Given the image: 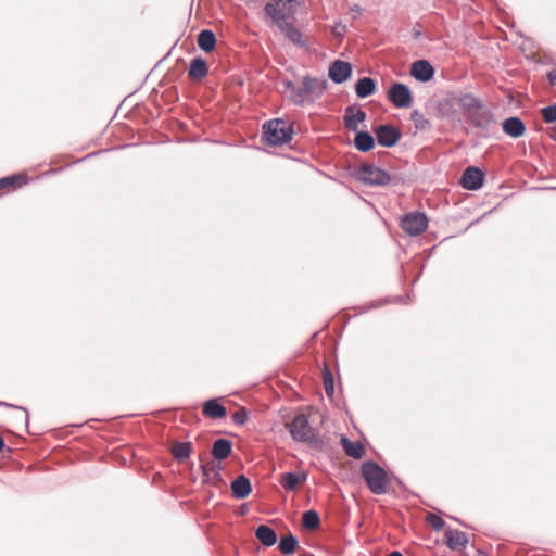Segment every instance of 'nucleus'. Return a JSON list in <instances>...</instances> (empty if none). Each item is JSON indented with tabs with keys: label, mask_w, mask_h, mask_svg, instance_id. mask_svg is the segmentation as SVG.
Here are the masks:
<instances>
[{
	"label": "nucleus",
	"mask_w": 556,
	"mask_h": 556,
	"mask_svg": "<svg viewBox=\"0 0 556 556\" xmlns=\"http://www.w3.org/2000/svg\"><path fill=\"white\" fill-rule=\"evenodd\" d=\"M456 102L463 111L466 122L473 128L486 132L496 124L493 111L473 93H459L456 98Z\"/></svg>",
	"instance_id": "f257e3e1"
},
{
	"label": "nucleus",
	"mask_w": 556,
	"mask_h": 556,
	"mask_svg": "<svg viewBox=\"0 0 556 556\" xmlns=\"http://www.w3.org/2000/svg\"><path fill=\"white\" fill-rule=\"evenodd\" d=\"M283 87L290 92L289 100L298 106L314 103L327 89V80L305 75L302 85L298 86L291 80H283Z\"/></svg>",
	"instance_id": "f03ea898"
},
{
	"label": "nucleus",
	"mask_w": 556,
	"mask_h": 556,
	"mask_svg": "<svg viewBox=\"0 0 556 556\" xmlns=\"http://www.w3.org/2000/svg\"><path fill=\"white\" fill-rule=\"evenodd\" d=\"M293 134V123H288L282 118H274L263 124L262 141L270 147H279L289 143Z\"/></svg>",
	"instance_id": "7ed1b4c3"
},
{
	"label": "nucleus",
	"mask_w": 556,
	"mask_h": 556,
	"mask_svg": "<svg viewBox=\"0 0 556 556\" xmlns=\"http://www.w3.org/2000/svg\"><path fill=\"white\" fill-rule=\"evenodd\" d=\"M361 471L371 493L376 495L388 493V473L379 464L366 460L362 464Z\"/></svg>",
	"instance_id": "20e7f679"
},
{
	"label": "nucleus",
	"mask_w": 556,
	"mask_h": 556,
	"mask_svg": "<svg viewBox=\"0 0 556 556\" xmlns=\"http://www.w3.org/2000/svg\"><path fill=\"white\" fill-rule=\"evenodd\" d=\"M296 4V0H271L266 2L264 12L279 27L295 14Z\"/></svg>",
	"instance_id": "39448f33"
},
{
	"label": "nucleus",
	"mask_w": 556,
	"mask_h": 556,
	"mask_svg": "<svg viewBox=\"0 0 556 556\" xmlns=\"http://www.w3.org/2000/svg\"><path fill=\"white\" fill-rule=\"evenodd\" d=\"M288 430L295 442L313 444L316 441V434L306 414H296L288 425Z\"/></svg>",
	"instance_id": "423d86ee"
},
{
	"label": "nucleus",
	"mask_w": 556,
	"mask_h": 556,
	"mask_svg": "<svg viewBox=\"0 0 556 556\" xmlns=\"http://www.w3.org/2000/svg\"><path fill=\"white\" fill-rule=\"evenodd\" d=\"M354 177L365 185L375 187L387 186L391 181V176L388 172L367 163L358 167Z\"/></svg>",
	"instance_id": "0eeeda50"
},
{
	"label": "nucleus",
	"mask_w": 556,
	"mask_h": 556,
	"mask_svg": "<svg viewBox=\"0 0 556 556\" xmlns=\"http://www.w3.org/2000/svg\"><path fill=\"white\" fill-rule=\"evenodd\" d=\"M377 143L383 148L395 147L402 138L401 130L392 124H381L372 128Z\"/></svg>",
	"instance_id": "6e6552de"
},
{
	"label": "nucleus",
	"mask_w": 556,
	"mask_h": 556,
	"mask_svg": "<svg viewBox=\"0 0 556 556\" xmlns=\"http://www.w3.org/2000/svg\"><path fill=\"white\" fill-rule=\"evenodd\" d=\"M428 227V218L425 213L410 212L401 219V228L409 236H418Z\"/></svg>",
	"instance_id": "1a4fd4ad"
},
{
	"label": "nucleus",
	"mask_w": 556,
	"mask_h": 556,
	"mask_svg": "<svg viewBox=\"0 0 556 556\" xmlns=\"http://www.w3.org/2000/svg\"><path fill=\"white\" fill-rule=\"evenodd\" d=\"M390 102L397 109L410 108L413 94L409 87L403 83L395 81L388 91Z\"/></svg>",
	"instance_id": "9d476101"
},
{
	"label": "nucleus",
	"mask_w": 556,
	"mask_h": 556,
	"mask_svg": "<svg viewBox=\"0 0 556 556\" xmlns=\"http://www.w3.org/2000/svg\"><path fill=\"white\" fill-rule=\"evenodd\" d=\"M366 118L367 113L358 103L350 104L344 109L343 124L350 131H358L359 124L365 122Z\"/></svg>",
	"instance_id": "9b49d317"
},
{
	"label": "nucleus",
	"mask_w": 556,
	"mask_h": 556,
	"mask_svg": "<svg viewBox=\"0 0 556 556\" xmlns=\"http://www.w3.org/2000/svg\"><path fill=\"white\" fill-rule=\"evenodd\" d=\"M484 184V173L477 166L467 167L460 177V186L469 191L479 190Z\"/></svg>",
	"instance_id": "f8f14e48"
},
{
	"label": "nucleus",
	"mask_w": 556,
	"mask_h": 556,
	"mask_svg": "<svg viewBox=\"0 0 556 556\" xmlns=\"http://www.w3.org/2000/svg\"><path fill=\"white\" fill-rule=\"evenodd\" d=\"M352 75V65L351 63L342 60H334L328 70V76L330 80L334 84H343L345 83Z\"/></svg>",
	"instance_id": "ddd939ff"
},
{
	"label": "nucleus",
	"mask_w": 556,
	"mask_h": 556,
	"mask_svg": "<svg viewBox=\"0 0 556 556\" xmlns=\"http://www.w3.org/2000/svg\"><path fill=\"white\" fill-rule=\"evenodd\" d=\"M435 70L428 60H417L410 66V75L419 83H428L434 77Z\"/></svg>",
	"instance_id": "4468645a"
},
{
	"label": "nucleus",
	"mask_w": 556,
	"mask_h": 556,
	"mask_svg": "<svg viewBox=\"0 0 556 556\" xmlns=\"http://www.w3.org/2000/svg\"><path fill=\"white\" fill-rule=\"evenodd\" d=\"M457 97L458 94H454L453 97L442 98L437 102L435 109L440 118L446 121H453L457 118L458 112L455 108V104H457Z\"/></svg>",
	"instance_id": "2eb2a0df"
},
{
	"label": "nucleus",
	"mask_w": 556,
	"mask_h": 556,
	"mask_svg": "<svg viewBox=\"0 0 556 556\" xmlns=\"http://www.w3.org/2000/svg\"><path fill=\"white\" fill-rule=\"evenodd\" d=\"M502 129L505 135L517 139L525 135L526 124L519 116H510L502 122Z\"/></svg>",
	"instance_id": "dca6fc26"
},
{
	"label": "nucleus",
	"mask_w": 556,
	"mask_h": 556,
	"mask_svg": "<svg viewBox=\"0 0 556 556\" xmlns=\"http://www.w3.org/2000/svg\"><path fill=\"white\" fill-rule=\"evenodd\" d=\"M446 546L451 551H462L464 549L468 542V534L466 532L459 530H446L444 533Z\"/></svg>",
	"instance_id": "f3484780"
},
{
	"label": "nucleus",
	"mask_w": 556,
	"mask_h": 556,
	"mask_svg": "<svg viewBox=\"0 0 556 556\" xmlns=\"http://www.w3.org/2000/svg\"><path fill=\"white\" fill-rule=\"evenodd\" d=\"M201 470L205 482H211L213 484L223 482L220 475L222 465L218 460L213 459L208 463L202 464Z\"/></svg>",
	"instance_id": "a211bd4d"
},
{
	"label": "nucleus",
	"mask_w": 556,
	"mask_h": 556,
	"mask_svg": "<svg viewBox=\"0 0 556 556\" xmlns=\"http://www.w3.org/2000/svg\"><path fill=\"white\" fill-rule=\"evenodd\" d=\"M232 496L237 500H243L248 497L252 492V484L248 477L244 475L238 476L231 482Z\"/></svg>",
	"instance_id": "6ab92c4d"
},
{
	"label": "nucleus",
	"mask_w": 556,
	"mask_h": 556,
	"mask_svg": "<svg viewBox=\"0 0 556 556\" xmlns=\"http://www.w3.org/2000/svg\"><path fill=\"white\" fill-rule=\"evenodd\" d=\"M208 74V65L202 56L193 58L188 68V77L191 80L199 81Z\"/></svg>",
	"instance_id": "aec40b11"
},
{
	"label": "nucleus",
	"mask_w": 556,
	"mask_h": 556,
	"mask_svg": "<svg viewBox=\"0 0 556 556\" xmlns=\"http://www.w3.org/2000/svg\"><path fill=\"white\" fill-rule=\"evenodd\" d=\"M353 144L359 152H369L375 148L376 139L368 130L355 131Z\"/></svg>",
	"instance_id": "412c9836"
},
{
	"label": "nucleus",
	"mask_w": 556,
	"mask_h": 556,
	"mask_svg": "<svg viewBox=\"0 0 556 556\" xmlns=\"http://www.w3.org/2000/svg\"><path fill=\"white\" fill-rule=\"evenodd\" d=\"M203 415L213 419L226 417L227 409L216 397L210 399L203 404Z\"/></svg>",
	"instance_id": "4be33fe9"
},
{
	"label": "nucleus",
	"mask_w": 556,
	"mask_h": 556,
	"mask_svg": "<svg viewBox=\"0 0 556 556\" xmlns=\"http://www.w3.org/2000/svg\"><path fill=\"white\" fill-rule=\"evenodd\" d=\"M307 475L305 472L298 473V472H285L280 476L279 483L282 485V488L287 491H294L298 489L300 483L306 481Z\"/></svg>",
	"instance_id": "5701e85b"
},
{
	"label": "nucleus",
	"mask_w": 556,
	"mask_h": 556,
	"mask_svg": "<svg viewBox=\"0 0 556 556\" xmlns=\"http://www.w3.org/2000/svg\"><path fill=\"white\" fill-rule=\"evenodd\" d=\"M341 446L344 453L354 459H361L365 453V447L359 441H351L345 435L341 437Z\"/></svg>",
	"instance_id": "b1692460"
},
{
	"label": "nucleus",
	"mask_w": 556,
	"mask_h": 556,
	"mask_svg": "<svg viewBox=\"0 0 556 556\" xmlns=\"http://www.w3.org/2000/svg\"><path fill=\"white\" fill-rule=\"evenodd\" d=\"M232 451V442L228 439H217L212 446V455L215 460L226 459Z\"/></svg>",
	"instance_id": "393cba45"
},
{
	"label": "nucleus",
	"mask_w": 556,
	"mask_h": 556,
	"mask_svg": "<svg viewBox=\"0 0 556 556\" xmlns=\"http://www.w3.org/2000/svg\"><path fill=\"white\" fill-rule=\"evenodd\" d=\"M278 28L295 46H306V41L303 39L301 30L296 28L292 23H283V25H279Z\"/></svg>",
	"instance_id": "a878e982"
},
{
	"label": "nucleus",
	"mask_w": 556,
	"mask_h": 556,
	"mask_svg": "<svg viewBox=\"0 0 556 556\" xmlns=\"http://www.w3.org/2000/svg\"><path fill=\"white\" fill-rule=\"evenodd\" d=\"M377 90L375 79L371 77H362L355 84V93L359 99H365L374 94Z\"/></svg>",
	"instance_id": "bb28decb"
},
{
	"label": "nucleus",
	"mask_w": 556,
	"mask_h": 556,
	"mask_svg": "<svg viewBox=\"0 0 556 556\" xmlns=\"http://www.w3.org/2000/svg\"><path fill=\"white\" fill-rule=\"evenodd\" d=\"M198 46L199 48L208 53L212 52L216 47V35L211 29H202L198 35Z\"/></svg>",
	"instance_id": "cd10ccee"
},
{
	"label": "nucleus",
	"mask_w": 556,
	"mask_h": 556,
	"mask_svg": "<svg viewBox=\"0 0 556 556\" xmlns=\"http://www.w3.org/2000/svg\"><path fill=\"white\" fill-rule=\"evenodd\" d=\"M255 536L266 547L277 543L276 532L267 525H260L255 530Z\"/></svg>",
	"instance_id": "c85d7f7f"
},
{
	"label": "nucleus",
	"mask_w": 556,
	"mask_h": 556,
	"mask_svg": "<svg viewBox=\"0 0 556 556\" xmlns=\"http://www.w3.org/2000/svg\"><path fill=\"white\" fill-rule=\"evenodd\" d=\"M27 182V178L23 174H13L0 178V190L9 189L15 190Z\"/></svg>",
	"instance_id": "c756f323"
},
{
	"label": "nucleus",
	"mask_w": 556,
	"mask_h": 556,
	"mask_svg": "<svg viewBox=\"0 0 556 556\" xmlns=\"http://www.w3.org/2000/svg\"><path fill=\"white\" fill-rule=\"evenodd\" d=\"M299 546V539L293 534L281 536L278 543V548L282 555H292Z\"/></svg>",
	"instance_id": "7c9ffc66"
},
{
	"label": "nucleus",
	"mask_w": 556,
	"mask_h": 556,
	"mask_svg": "<svg viewBox=\"0 0 556 556\" xmlns=\"http://www.w3.org/2000/svg\"><path fill=\"white\" fill-rule=\"evenodd\" d=\"M191 451H192V443L189 441L176 442L172 446V454H173L174 458L179 463L189 458Z\"/></svg>",
	"instance_id": "2f4dec72"
},
{
	"label": "nucleus",
	"mask_w": 556,
	"mask_h": 556,
	"mask_svg": "<svg viewBox=\"0 0 556 556\" xmlns=\"http://www.w3.org/2000/svg\"><path fill=\"white\" fill-rule=\"evenodd\" d=\"M302 526L306 530H316L320 526L319 514L315 509H309L302 515Z\"/></svg>",
	"instance_id": "473e14b6"
},
{
	"label": "nucleus",
	"mask_w": 556,
	"mask_h": 556,
	"mask_svg": "<svg viewBox=\"0 0 556 556\" xmlns=\"http://www.w3.org/2000/svg\"><path fill=\"white\" fill-rule=\"evenodd\" d=\"M323 383L327 396L332 397L334 394V378L327 365L323 369Z\"/></svg>",
	"instance_id": "72a5a7b5"
},
{
	"label": "nucleus",
	"mask_w": 556,
	"mask_h": 556,
	"mask_svg": "<svg viewBox=\"0 0 556 556\" xmlns=\"http://www.w3.org/2000/svg\"><path fill=\"white\" fill-rule=\"evenodd\" d=\"M410 119L414 122L416 129L425 130L429 126V121L418 110L412 112Z\"/></svg>",
	"instance_id": "f704fd0d"
},
{
	"label": "nucleus",
	"mask_w": 556,
	"mask_h": 556,
	"mask_svg": "<svg viewBox=\"0 0 556 556\" xmlns=\"http://www.w3.org/2000/svg\"><path fill=\"white\" fill-rule=\"evenodd\" d=\"M542 117L545 123L552 124L556 123V103L552 105L544 106L541 110Z\"/></svg>",
	"instance_id": "c9c22d12"
},
{
	"label": "nucleus",
	"mask_w": 556,
	"mask_h": 556,
	"mask_svg": "<svg viewBox=\"0 0 556 556\" xmlns=\"http://www.w3.org/2000/svg\"><path fill=\"white\" fill-rule=\"evenodd\" d=\"M426 521L432 527L434 531H440L445 526V521L439 515L432 513L427 515Z\"/></svg>",
	"instance_id": "e433bc0d"
},
{
	"label": "nucleus",
	"mask_w": 556,
	"mask_h": 556,
	"mask_svg": "<svg viewBox=\"0 0 556 556\" xmlns=\"http://www.w3.org/2000/svg\"><path fill=\"white\" fill-rule=\"evenodd\" d=\"M248 412L244 407L239 408L232 414V420L236 425L242 426L247 422Z\"/></svg>",
	"instance_id": "4c0bfd02"
},
{
	"label": "nucleus",
	"mask_w": 556,
	"mask_h": 556,
	"mask_svg": "<svg viewBox=\"0 0 556 556\" xmlns=\"http://www.w3.org/2000/svg\"><path fill=\"white\" fill-rule=\"evenodd\" d=\"M0 407H9V408H15V409L23 410L25 413V416L22 419V421L26 428L28 427L29 416H28V412L24 407H21V406L14 405V404H10L8 402H2V401H0Z\"/></svg>",
	"instance_id": "58836bf2"
},
{
	"label": "nucleus",
	"mask_w": 556,
	"mask_h": 556,
	"mask_svg": "<svg viewBox=\"0 0 556 556\" xmlns=\"http://www.w3.org/2000/svg\"><path fill=\"white\" fill-rule=\"evenodd\" d=\"M351 12L355 13V14H361L363 12V8L359 5V4H353L351 8H350Z\"/></svg>",
	"instance_id": "ea45409f"
},
{
	"label": "nucleus",
	"mask_w": 556,
	"mask_h": 556,
	"mask_svg": "<svg viewBox=\"0 0 556 556\" xmlns=\"http://www.w3.org/2000/svg\"><path fill=\"white\" fill-rule=\"evenodd\" d=\"M547 78L552 85H556V72L552 71L547 74Z\"/></svg>",
	"instance_id": "a19ab883"
},
{
	"label": "nucleus",
	"mask_w": 556,
	"mask_h": 556,
	"mask_svg": "<svg viewBox=\"0 0 556 556\" xmlns=\"http://www.w3.org/2000/svg\"><path fill=\"white\" fill-rule=\"evenodd\" d=\"M548 136L552 140L556 141V125L548 128Z\"/></svg>",
	"instance_id": "79ce46f5"
},
{
	"label": "nucleus",
	"mask_w": 556,
	"mask_h": 556,
	"mask_svg": "<svg viewBox=\"0 0 556 556\" xmlns=\"http://www.w3.org/2000/svg\"><path fill=\"white\" fill-rule=\"evenodd\" d=\"M422 36V30L420 28H414L413 29V37L414 39H419Z\"/></svg>",
	"instance_id": "37998d69"
},
{
	"label": "nucleus",
	"mask_w": 556,
	"mask_h": 556,
	"mask_svg": "<svg viewBox=\"0 0 556 556\" xmlns=\"http://www.w3.org/2000/svg\"><path fill=\"white\" fill-rule=\"evenodd\" d=\"M387 556H404V555L399 551H393L390 554H388Z\"/></svg>",
	"instance_id": "c03bdc74"
},
{
	"label": "nucleus",
	"mask_w": 556,
	"mask_h": 556,
	"mask_svg": "<svg viewBox=\"0 0 556 556\" xmlns=\"http://www.w3.org/2000/svg\"><path fill=\"white\" fill-rule=\"evenodd\" d=\"M5 443L2 437H0V452L3 450Z\"/></svg>",
	"instance_id": "a18cd8bd"
}]
</instances>
